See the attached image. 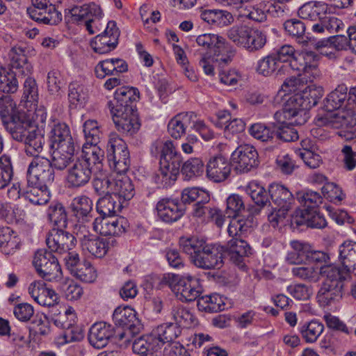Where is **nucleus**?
I'll return each mask as SVG.
<instances>
[{
    "instance_id": "nucleus-10",
    "label": "nucleus",
    "mask_w": 356,
    "mask_h": 356,
    "mask_svg": "<svg viewBox=\"0 0 356 356\" xmlns=\"http://www.w3.org/2000/svg\"><path fill=\"white\" fill-rule=\"evenodd\" d=\"M113 319L115 325L126 328L124 332L119 334L120 339H123L127 334L131 336L138 334L143 327L140 320L136 317V311L128 306L117 307L113 312Z\"/></svg>"
},
{
    "instance_id": "nucleus-36",
    "label": "nucleus",
    "mask_w": 356,
    "mask_h": 356,
    "mask_svg": "<svg viewBox=\"0 0 356 356\" xmlns=\"http://www.w3.org/2000/svg\"><path fill=\"white\" fill-rule=\"evenodd\" d=\"M348 88L345 85H340L331 92L324 100L323 108L327 113L341 110L340 108L346 101Z\"/></svg>"
},
{
    "instance_id": "nucleus-12",
    "label": "nucleus",
    "mask_w": 356,
    "mask_h": 356,
    "mask_svg": "<svg viewBox=\"0 0 356 356\" xmlns=\"http://www.w3.org/2000/svg\"><path fill=\"white\" fill-rule=\"evenodd\" d=\"M221 248L222 252L227 254L230 261L237 266L239 269L246 270L245 259L252 254L253 250L245 241L234 238Z\"/></svg>"
},
{
    "instance_id": "nucleus-47",
    "label": "nucleus",
    "mask_w": 356,
    "mask_h": 356,
    "mask_svg": "<svg viewBox=\"0 0 356 356\" xmlns=\"http://www.w3.org/2000/svg\"><path fill=\"white\" fill-rule=\"evenodd\" d=\"M171 315L175 321V323L180 327L189 328L195 324V318L193 314L181 305H174Z\"/></svg>"
},
{
    "instance_id": "nucleus-61",
    "label": "nucleus",
    "mask_w": 356,
    "mask_h": 356,
    "mask_svg": "<svg viewBox=\"0 0 356 356\" xmlns=\"http://www.w3.org/2000/svg\"><path fill=\"white\" fill-rule=\"evenodd\" d=\"M291 273L296 278L308 282L316 283L320 280L319 270L313 266L294 267Z\"/></svg>"
},
{
    "instance_id": "nucleus-40",
    "label": "nucleus",
    "mask_w": 356,
    "mask_h": 356,
    "mask_svg": "<svg viewBox=\"0 0 356 356\" xmlns=\"http://www.w3.org/2000/svg\"><path fill=\"white\" fill-rule=\"evenodd\" d=\"M8 227L0 229V250L5 254H13L19 247V241Z\"/></svg>"
},
{
    "instance_id": "nucleus-51",
    "label": "nucleus",
    "mask_w": 356,
    "mask_h": 356,
    "mask_svg": "<svg viewBox=\"0 0 356 356\" xmlns=\"http://www.w3.org/2000/svg\"><path fill=\"white\" fill-rule=\"evenodd\" d=\"M284 27L291 36L299 39L298 42L304 46H308V40L306 38L307 36L305 35L306 26L302 21L297 19L286 20L284 23Z\"/></svg>"
},
{
    "instance_id": "nucleus-30",
    "label": "nucleus",
    "mask_w": 356,
    "mask_h": 356,
    "mask_svg": "<svg viewBox=\"0 0 356 356\" xmlns=\"http://www.w3.org/2000/svg\"><path fill=\"white\" fill-rule=\"evenodd\" d=\"M10 63L11 70H15L18 76H26L31 73V66L28 63V59L22 47H15L9 52Z\"/></svg>"
},
{
    "instance_id": "nucleus-42",
    "label": "nucleus",
    "mask_w": 356,
    "mask_h": 356,
    "mask_svg": "<svg viewBox=\"0 0 356 356\" xmlns=\"http://www.w3.org/2000/svg\"><path fill=\"white\" fill-rule=\"evenodd\" d=\"M112 190V195H116L124 200H131L135 194L134 187L131 179L127 177L114 178Z\"/></svg>"
},
{
    "instance_id": "nucleus-14",
    "label": "nucleus",
    "mask_w": 356,
    "mask_h": 356,
    "mask_svg": "<svg viewBox=\"0 0 356 356\" xmlns=\"http://www.w3.org/2000/svg\"><path fill=\"white\" fill-rule=\"evenodd\" d=\"M321 124L333 129H348L356 125V113L351 108L327 113L318 119Z\"/></svg>"
},
{
    "instance_id": "nucleus-26",
    "label": "nucleus",
    "mask_w": 356,
    "mask_h": 356,
    "mask_svg": "<svg viewBox=\"0 0 356 356\" xmlns=\"http://www.w3.org/2000/svg\"><path fill=\"white\" fill-rule=\"evenodd\" d=\"M23 143L26 155L35 158L40 157V154L44 151L45 138L37 127L35 129H31V132L26 136Z\"/></svg>"
},
{
    "instance_id": "nucleus-27",
    "label": "nucleus",
    "mask_w": 356,
    "mask_h": 356,
    "mask_svg": "<svg viewBox=\"0 0 356 356\" xmlns=\"http://www.w3.org/2000/svg\"><path fill=\"white\" fill-rule=\"evenodd\" d=\"M51 151V159L50 162L58 170H65L74 161L76 146L50 148Z\"/></svg>"
},
{
    "instance_id": "nucleus-11",
    "label": "nucleus",
    "mask_w": 356,
    "mask_h": 356,
    "mask_svg": "<svg viewBox=\"0 0 356 356\" xmlns=\"http://www.w3.org/2000/svg\"><path fill=\"white\" fill-rule=\"evenodd\" d=\"M63 229L54 228L48 234L46 243L50 252L63 254L75 247L76 239L74 236Z\"/></svg>"
},
{
    "instance_id": "nucleus-7",
    "label": "nucleus",
    "mask_w": 356,
    "mask_h": 356,
    "mask_svg": "<svg viewBox=\"0 0 356 356\" xmlns=\"http://www.w3.org/2000/svg\"><path fill=\"white\" fill-rule=\"evenodd\" d=\"M33 263L39 275L47 281H52L62 276L58 259L50 251H37Z\"/></svg>"
},
{
    "instance_id": "nucleus-24",
    "label": "nucleus",
    "mask_w": 356,
    "mask_h": 356,
    "mask_svg": "<svg viewBox=\"0 0 356 356\" xmlns=\"http://www.w3.org/2000/svg\"><path fill=\"white\" fill-rule=\"evenodd\" d=\"M117 130L128 136L136 134L140 128L138 111L128 115H112Z\"/></svg>"
},
{
    "instance_id": "nucleus-25",
    "label": "nucleus",
    "mask_w": 356,
    "mask_h": 356,
    "mask_svg": "<svg viewBox=\"0 0 356 356\" xmlns=\"http://www.w3.org/2000/svg\"><path fill=\"white\" fill-rule=\"evenodd\" d=\"M339 261L346 274L356 276V243L345 241L339 247Z\"/></svg>"
},
{
    "instance_id": "nucleus-9",
    "label": "nucleus",
    "mask_w": 356,
    "mask_h": 356,
    "mask_svg": "<svg viewBox=\"0 0 356 356\" xmlns=\"http://www.w3.org/2000/svg\"><path fill=\"white\" fill-rule=\"evenodd\" d=\"M231 161L235 170L248 172L259 165L257 151L252 145H241L232 154Z\"/></svg>"
},
{
    "instance_id": "nucleus-15",
    "label": "nucleus",
    "mask_w": 356,
    "mask_h": 356,
    "mask_svg": "<svg viewBox=\"0 0 356 356\" xmlns=\"http://www.w3.org/2000/svg\"><path fill=\"white\" fill-rule=\"evenodd\" d=\"M68 13L71 15L73 22H79L86 19V27L90 34H94L91 23L93 21L90 17H101L102 10L99 5L94 1L85 3L81 6H74L68 10Z\"/></svg>"
},
{
    "instance_id": "nucleus-41",
    "label": "nucleus",
    "mask_w": 356,
    "mask_h": 356,
    "mask_svg": "<svg viewBox=\"0 0 356 356\" xmlns=\"http://www.w3.org/2000/svg\"><path fill=\"white\" fill-rule=\"evenodd\" d=\"M284 67H286V65H281L273 53L258 61L256 71L264 76H269L276 72L277 74L280 73Z\"/></svg>"
},
{
    "instance_id": "nucleus-44",
    "label": "nucleus",
    "mask_w": 356,
    "mask_h": 356,
    "mask_svg": "<svg viewBox=\"0 0 356 356\" xmlns=\"http://www.w3.org/2000/svg\"><path fill=\"white\" fill-rule=\"evenodd\" d=\"M320 56L314 51L305 49L301 52H297L290 63L285 65L286 67L290 66L293 70L298 72V75H300L302 74V70L305 69L306 65L309 63V62L318 60Z\"/></svg>"
},
{
    "instance_id": "nucleus-58",
    "label": "nucleus",
    "mask_w": 356,
    "mask_h": 356,
    "mask_svg": "<svg viewBox=\"0 0 356 356\" xmlns=\"http://www.w3.org/2000/svg\"><path fill=\"white\" fill-rule=\"evenodd\" d=\"M50 322L45 315H36L31 323L30 334L33 336H47L50 333Z\"/></svg>"
},
{
    "instance_id": "nucleus-50",
    "label": "nucleus",
    "mask_w": 356,
    "mask_h": 356,
    "mask_svg": "<svg viewBox=\"0 0 356 356\" xmlns=\"http://www.w3.org/2000/svg\"><path fill=\"white\" fill-rule=\"evenodd\" d=\"M104 158V151L97 145H83L82 156L79 159L86 163L92 169V166L101 163Z\"/></svg>"
},
{
    "instance_id": "nucleus-29",
    "label": "nucleus",
    "mask_w": 356,
    "mask_h": 356,
    "mask_svg": "<svg viewBox=\"0 0 356 356\" xmlns=\"http://www.w3.org/2000/svg\"><path fill=\"white\" fill-rule=\"evenodd\" d=\"M343 285L322 283L317 293L318 302L323 306H328L339 302L343 296Z\"/></svg>"
},
{
    "instance_id": "nucleus-5",
    "label": "nucleus",
    "mask_w": 356,
    "mask_h": 356,
    "mask_svg": "<svg viewBox=\"0 0 356 356\" xmlns=\"http://www.w3.org/2000/svg\"><path fill=\"white\" fill-rule=\"evenodd\" d=\"M51 163L45 157L34 158L27 170L28 183L47 188L51 186L55 177V168Z\"/></svg>"
},
{
    "instance_id": "nucleus-33",
    "label": "nucleus",
    "mask_w": 356,
    "mask_h": 356,
    "mask_svg": "<svg viewBox=\"0 0 356 356\" xmlns=\"http://www.w3.org/2000/svg\"><path fill=\"white\" fill-rule=\"evenodd\" d=\"M92 201L86 195L74 197L70 204L73 216L82 222L88 221L92 217Z\"/></svg>"
},
{
    "instance_id": "nucleus-22",
    "label": "nucleus",
    "mask_w": 356,
    "mask_h": 356,
    "mask_svg": "<svg viewBox=\"0 0 356 356\" xmlns=\"http://www.w3.org/2000/svg\"><path fill=\"white\" fill-rule=\"evenodd\" d=\"M291 223L297 226L306 225L312 228L322 229L327 225L324 217L318 212L317 209H299L291 216Z\"/></svg>"
},
{
    "instance_id": "nucleus-17",
    "label": "nucleus",
    "mask_w": 356,
    "mask_h": 356,
    "mask_svg": "<svg viewBox=\"0 0 356 356\" xmlns=\"http://www.w3.org/2000/svg\"><path fill=\"white\" fill-rule=\"evenodd\" d=\"M156 211L161 220L171 223L181 218L184 213L185 208L177 200L163 198L158 202Z\"/></svg>"
},
{
    "instance_id": "nucleus-28",
    "label": "nucleus",
    "mask_w": 356,
    "mask_h": 356,
    "mask_svg": "<svg viewBox=\"0 0 356 356\" xmlns=\"http://www.w3.org/2000/svg\"><path fill=\"white\" fill-rule=\"evenodd\" d=\"M181 332V327L175 323L161 324L152 331L160 348L165 343L173 341L180 335Z\"/></svg>"
},
{
    "instance_id": "nucleus-6",
    "label": "nucleus",
    "mask_w": 356,
    "mask_h": 356,
    "mask_svg": "<svg viewBox=\"0 0 356 356\" xmlns=\"http://www.w3.org/2000/svg\"><path fill=\"white\" fill-rule=\"evenodd\" d=\"M1 118L5 129L15 140L23 142L31 129H35L36 126L24 112L14 113L10 116H7L5 111H3L1 112Z\"/></svg>"
},
{
    "instance_id": "nucleus-21",
    "label": "nucleus",
    "mask_w": 356,
    "mask_h": 356,
    "mask_svg": "<svg viewBox=\"0 0 356 356\" xmlns=\"http://www.w3.org/2000/svg\"><path fill=\"white\" fill-rule=\"evenodd\" d=\"M115 334V330L111 325L104 322L95 323L88 333L89 343L95 348L105 347L109 339Z\"/></svg>"
},
{
    "instance_id": "nucleus-39",
    "label": "nucleus",
    "mask_w": 356,
    "mask_h": 356,
    "mask_svg": "<svg viewBox=\"0 0 356 356\" xmlns=\"http://www.w3.org/2000/svg\"><path fill=\"white\" fill-rule=\"evenodd\" d=\"M23 192V197L35 205H42L46 204L49 200L47 188L40 186L38 184H31L27 182Z\"/></svg>"
},
{
    "instance_id": "nucleus-63",
    "label": "nucleus",
    "mask_w": 356,
    "mask_h": 356,
    "mask_svg": "<svg viewBox=\"0 0 356 356\" xmlns=\"http://www.w3.org/2000/svg\"><path fill=\"white\" fill-rule=\"evenodd\" d=\"M298 198L305 207L304 209H317V207L322 202V197L320 193L307 191L298 193Z\"/></svg>"
},
{
    "instance_id": "nucleus-34",
    "label": "nucleus",
    "mask_w": 356,
    "mask_h": 356,
    "mask_svg": "<svg viewBox=\"0 0 356 356\" xmlns=\"http://www.w3.org/2000/svg\"><path fill=\"white\" fill-rule=\"evenodd\" d=\"M122 208V203L116 195H107L99 199L97 211L102 217L114 216Z\"/></svg>"
},
{
    "instance_id": "nucleus-3",
    "label": "nucleus",
    "mask_w": 356,
    "mask_h": 356,
    "mask_svg": "<svg viewBox=\"0 0 356 356\" xmlns=\"http://www.w3.org/2000/svg\"><path fill=\"white\" fill-rule=\"evenodd\" d=\"M182 158L170 140L165 142L162 146L160 157V175L164 186L174 183L179 173Z\"/></svg>"
},
{
    "instance_id": "nucleus-52",
    "label": "nucleus",
    "mask_w": 356,
    "mask_h": 356,
    "mask_svg": "<svg viewBox=\"0 0 356 356\" xmlns=\"http://www.w3.org/2000/svg\"><path fill=\"white\" fill-rule=\"evenodd\" d=\"M324 326L322 323L317 321H311L301 326L300 332L306 342L314 343L322 334Z\"/></svg>"
},
{
    "instance_id": "nucleus-46",
    "label": "nucleus",
    "mask_w": 356,
    "mask_h": 356,
    "mask_svg": "<svg viewBox=\"0 0 356 356\" xmlns=\"http://www.w3.org/2000/svg\"><path fill=\"white\" fill-rule=\"evenodd\" d=\"M345 271L343 269L341 270L337 266L330 264L321 266L319 270L320 277H323V284H332L337 285H343V281L346 279L343 275Z\"/></svg>"
},
{
    "instance_id": "nucleus-38",
    "label": "nucleus",
    "mask_w": 356,
    "mask_h": 356,
    "mask_svg": "<svg viewBox=\"0 0 356 356\" xmlns=\"http://www.w3.org/2000/svg\"><path fill=\"white\" fill-rule=\"evenodd\" d=\"M195 117L193 113H179L168 123V131L174 138H179L186 132V129L191 124V119Z\"/></svg>"
},
{
    "instance_id": "nucleus-59",
    "label": "nucleus",
    "mask_w": 356,
    "mask_h": 356,
    "mask_svg": "<svg viewBox=\"0 0 356 356\" xmlns=\"http://www.w3.org/2000/svg\"><path fill=\"white\" fill-rule=\"evenodd\" d=\"M245 211V204L241 196L233 194L228 197L225 210L227 218L241 217Z\"/></svg>"
},
{
    "instance_id": "nucleus-2",
    "label": "nucleus",
    "mask_w": 356,
    "mask_h": 356,
    "mask_svg": "<svg viewBox=\"0 0 356 356\" xmlns=\"http://www.w3.org/2000/svg\"><path fill=\"white\" fill-rule=\"evenodd\" d=\"M270 199L274 204L271 206V211L268 218L273 227L282 222L294 203L292 193L284 186L273 184L269 186Z\"/></svg>"
},
{
    "instance_id": "nucleus-8",
    "label": "nucleus",
    "mask_w": 356,
    "mask_h": 356,
    "mask_svg": "<svg viewBox=\"0 0 356 356\" xmlns=\"http://www.w3.org/2000/svg\"><path fill=\"white\" fill-rule=\"evenodd\" d=\"M164 279H168V282L170 286L174 284L175 290L177 294H180V299L186 302H191L200 297L202 293V286L199 280L187 276L179 278L178 275L168 274Z\"/></svg>"
},
{
    "instance_id": "nucleus-64",
    "label": "nucleus",
    "mask_w": 356,
    "mask_h": 356,
    "mask_svg": "<svg viewBox=\"0 0 356 356\" xmlns=\"http://www.w3.org/2000/svg\"><path fill=\"white\" fill-rule=\"evenodd\" d=\"M250 134L254 138L262 142H272L275 138V130L270 129L261 123L252 124L250 128Z\"/></svg>"
},
{
    "instance_id": "nucleus-60",
    "label": "nucleus",
    "mask_w": 356,
    "mask_h": 356,
    "mask_svg": "<svg viewBox=\"0 0 356 356\" xmlns=\"http://www.w3.org/2000/svg\"><path fill=\"white\" fill-rule=\"evenodd\" d=\"M13 177L11 159L6 155L0 157V189L6 187Z\"/></svg>"
},
{
    "instance_id": "nucleus-49",
    "label": "nucleus",
    "mask_w": 356,
    "mask_h": 356,
    "mask_svg": "<svg viewBox=\"0 0 356 356\" xmlns=\"http://www.w3.org/2000/svg\"><path fill=\"white\" fill-rule=\"evenodd\" d=\"M197 306L200 311L213 313L223 310L225 305L221 298L218 295L214 294L199 298Z\"/></svg>"
},
{
    "instance_id": "nucleus-13",
    "label": "nucleus",
    "mask_w": 356,
    "mask_h": 356,
    "mask_svg": "<svg viewBox=\"0 0 356 356\" xmlns=\"http://www.w3.org/2000/svg\"><path fill=\"white\" fill-rule=\"evenodd\" d=\"M128 227L127 220L122 216L97 218L93 222L94 229L104 236H121L127 232Z\"/></svg>"
},
{
    "instance_id": "nucleus-20",
    "label": "nucleus",
    "mask_w": 356,
    "mask_h": 356,
    "mask_svg": "<svg viewBox=\"0 0 356 356\" xmlns=\"http://www.w3.org/2000/svg\"><path fill=\"white\" fill-rule=\"evenodd\" d=\"M29 293L36 302L44 307H53L58 302V294L42 281L32 282Z\"/></svg>"
},
{
    "instance_id": "nucleus-54",
    "label": "nucleus",
    "mask_w": 356,
    "mask_h": 356,
    "mask_svg": "<svg viewBox=\"0 0 356 356\" xmlns=\"http://www.w3.org/2000/svg\"><path fill=\"white\" fill-rule=\"evenodd\" d=\"M244 48L249 52H256L264 48L267 42L265 32L258 29H251Z\"/></svg>"
},
{
    "instance_id": "nucleus-53",
    "label": "nucleus",
    "mask_w": 356,
    "mask_h": 356,
    "mask_svg": "<svg viewBox=\"0 0 356 356\" xmlns=\"http://www.w3.org/2000/svg\"><path fill=\"white\" fill-rule=\"evenodd\" d=\"M251 29L252 27L244 24L233 26L228 30L227 35L236 45L244 48Z\"/></svg>"
},
{
    "instance_id": "nucleus-18",
    "label": "nucleus",
    "mask_w": 356,
    "mask_h": 356,
    "mask_svg": "<svg viewBox=\"0 0 356 356\" xmlns=\"http://www.w3.org/2000/svg\"><path fill=\"white\" fill-rule=\"evenodd\" d=\"M323 95L322 87L309 86L290 97V103L294 104L295 106L302 107L309 111L317 104Z\"/></svg>"
},
{
    "instance_id": "nucleus-48",
    "label": "nucleus",
    "mask_w": 356,
    "mask_h": 356,
    "mask_svg": "<svg viewBox=\"0 0 356 356\" xmlns=\"http://www.w3.org/2000/svg\"><path fill=\"white\" fill-rule=\"evenodd\" d=\"M118 43V33L115 31L111 38L97 35L91 42V46L96 53L106 54L113 50Z\"/></svg>"
},
{
    "instance_id": "nucleus-55",
    "label": "nucleus",
    "mask_w": 356,
    "mask_h": 356,
    "mask_svg": "<svg viewBox=\"0 0 356 356\" xmlns=\"http://www.w3.org/2000/svg\"><path fill=\"white\" fill-rule=\"evenodd\" d=\"M17 72H6L3 68H0V92L3 93H13L18 88V82L16 76Z\"/></svg>"
},
{
    "instance_id": "nucleus-4",
    "label": "nucleus",
    "mask_w": 356,
    "mask_h": 356,
    "mask_svg": "<svg viewBox=\"0 0 356 356\" xmlns=\"http://www.w3.org/2000/svg\"><path fill=\"white\" fill-rule=\"evenodd\" d=\"M140 93L136 88L123 86L116 90L114 99L108 102L112 115H128L136 112Z\"/></svg>"
},
{
    "instance_id": "nucleus-43",
    "label": "nucleus",
    "mask_w": 356,
    "mask_h": 356,
    "mask_svg": "<svg viewBox=\"0 0 356 356\" xmlns=\"http://www.w3.org/2000/svg\"><path fill=\"white\" fill-rule=\"evenodd\" d=\"M129 152L124 140L116 133H111L108 136L106 145V156L108 160L115 159L116 156H126Z\"/></svg>"
},
{
    "instance_id": "nucleus-35",
    "label": "nucleus",
    "mask_w": 356,
    "mask_h": 356,
    "mask_svg": "<svg viewBox=\"0 0 356 356\" xmlns=\"http://www.w3.org/2000/svg\"><path fill=\"white\" fill-rule=\"evenodd\" d=\"M67 314L68 312H66L64 315L58 316L54 320V324L64 330L63 337L65 343L80 341L83 339V332L79 326L65 321Z\"/></svg>"
},
{
    "instance_id": "nucleus-23",
    "label": "nucleus",
    "mask_w": 356,
    "mask_h": 356,
    "mask_svg": "<svg viewBox=\"0 0 356 356\" xmlns=\"http://www.w3.org/2000/svg\"><path fill=\"white\" fill-rule=\"evenodd\" d=\"M48 136L50 148L76 146L70 128L65 123L54 124Z\"/></svg>"
},
{
    "instance_id": "nucleus-16",
    "label": "nucleus",
    "mask_w": 356,
    "mask_h": 356,
    "mask_svg": "<svg viewBox=\"0 0 356 356\" xmlns=\"http://www.w3.org/2000/svg\"><path fill=\"white\" fill-rule=\"evenodd\" d=\"M91 177V168L78 159L67 170V182L70 188H79L86 186Z\"/></svg>"
},
{
    "instance_id": "nucleus-57",
    "label": "nucleus",
    "mask_w": 356,
    "mask_h": 356,
    "mask_svg": "<svg viewBox=\"0 0 356 356\" xmlns=\"http://www.w3.org/2000/svg\"><path fill=\"white\" fill-rule=\"evenodd\" d=\"M248 193L258 207L263 208L271 205L269 189L266 191L263 186L255 184L249 187Z\"/></svg>"
},
{
    "instance_id": "nucleus-37",
    "label": "nucleus",
    "mask_w": 356,
    "mask_h": 356,
    "mask_svg": "<svg viewBox=\"0 0 356 356\" xmlns=\"http://www.w3.org/2000/svg\"><path fill=\"white\" fill-rule=\"evenodd\" d=\"M159 348H161L152 332L136 339L132 345L133 351L140 356H153Z\"/></svg>"
},
{
    "instance_id": "nucleus-56",
    "label": "nucleus",
    "mask_w": 356,
    "mask_h": 356,
    "mask_svg": "<svg viewBox=\"0 0 356 356\" xmlns=\"http://www.w3.org/2000/svg\"><path fill=\"white\" fill-rule=\"evenodd\" d=\"M232 218L227 229L228 234L230 236L238 238L241 234L247 232L252 227V220L244 219L241 217H231Z\"/></svg>"
},
{
    "instance_id": "nucleus-19",
    "label": "nucleus",
    "mask_w": 356,
    "mask_h": 356,
    "mask_svg": "<svg viewBox=\"0 0 356 356\" xmlns=\"http://www.w3.org/2000/svg\"><path fill=\"white\" fill-rule=\"evenodd\" d=\"M232 165V161L229 162L222 155L215 156L207 163V175L215 182L224 181L231 173Z\"/></svg>"
},
{
    "instance_id": "nucleus-62",
    "label": "nucleus",
    "mask_w": 356,
    "mask_h": 356,
    "mask_svg": "<svg viewBox=\"0 0 356 356\" xmlns=\"http://www.w3.org/2000/svg\"><path fill=\"white\" fill-rule=\"evenodd\" d=\"M204 163L199 158H192L182 165L181 172L187 179L200 176L203 172Z\"/></svg>"
},
{
    "instance_id": "nucleus-1",
    "label": "nucleus",
    "mask_w": 356,
    "mask_h": 356,
    "mask_svg": "<svg viewBox=\"0 0 356 356\" xmlns=\"http://www.w3.org/2000/svg\"><path fill=\"white\" fill-rule=\"evenodd\" d=\"M180 246L184 252L189 254L191 261L203 269H219L223 264L222 250L215 245L207 244L197 238H181Z\"/></svg>"
},
{
    "instance_id": "nucleus-32",
    "label": "nucleus",
    "mask_w": 356,
    "mask_h": 356,
    "mask_svg": "<svg viewBox=\"0 0 356 356\" xmlns=\"http://www.w3.org/2000/svg\"><path fill=\"white\" fill-rule=\"evenodd\" d=\"M81 246L83 250L88 251L92 255L102 258L108 251V243L102 238L92 234L84 235L81 239Z\"/></svg>"
},
{
    "instance_id": "nucleus-45",
    "label": "nucleus",
    "mask_w": 356,
    "mask_h": 356,
    "mask_svg": "<svg viewBox=\"0 0 356 356\" xmlns=\"http://www.w3.org/2000/svg\"><path fill=\"white\" fill-rule=\"evenodd\" d=\"M47 216L51 222L58 228H66L67 225V213L65 207L58 202H51L47 210Z\"/></svg>"
},
{
    "instance_id": "nucleus-31",
    "label": "nucleus",
    "mask_w": 356,
    "mask_h": 356,
    "mask_svg": "<svg viewBox=\"0 0 356 356\" xmlns=\"http://www.w3.org/2000/svg\"><path fill=\"white\" fill-rule=\"evenodd\" d=\"M206 53L217 62L227 63L232 60L236 50L224 38L219 35L211 51H206Z\"/></svg>"
}]
</instances>
